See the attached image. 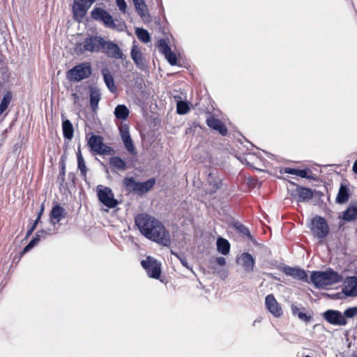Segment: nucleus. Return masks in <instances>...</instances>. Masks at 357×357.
<instances>
[{
	"instance_id": "39",
	"label": "nucleus",
	"mask_w": 357,
	"mask_h": 357,
	"mask_svg": "<svg viewBox=\"0 0 357 357\" xmlns=\"http://www.w3.org/2000/svg\"><path fill=\"white\" fill-rule=\"evenodd\" d=\"M123 144L126 150L131 153L132 155L136 154L135 148L134 146V144L132 143V140L131 138L128 139H125L123 141Z\"/></svg>"
},
{
	"instance_id": "23",
	"label": "nucleus",
	"mask_w": 357,
	"mask_h": 357,
	"mask_svg": "<svg viewBox=\"0 0 357 357\" xmlns=\"http://www.w3.org/2000/svg\"><path fill=\"white\" fill-rule=\"evenodd\" d=\"M48 235H50V233L43 229L37 231L36 236L33 237V239L24 248L22 253H26L31 250L40 241V239H45Z\"/></svg>"
},
{
	"instance_id": "33",
	"label": "nucleus",
	"mask_w": 357,
	"mask_h": 357,
	"mask_svg": "<svg viewBox=\"0 0 357 357\" xmlns=\"http://www.w3.org/2000/svg\"><path fill=\"white\" fill-rule=\"evenodd\" d=\"M230 245L227 240L219 237L217 240V250L221 254L225 255L229 252Z\"/></svg>"
},
{
	"instance_id": "35",
	"label": "nucleus",
	"mask_w": 357,
	"mask_h": 357,
	"mask_svg": "<svg viewBox=\"0 0 357 357\" xmlns=\"http://www.w3.org/2000/svg\"><path fill=\"white\" fill-rule=\"evenodd\" d=\"M123 184L129 192H137L139 182L135 181L132 177H126L123 179Z\"/></svg>"
},
{
	"instance_id": "40",
	"label": "nucleus",
	"mask_w": 357,
	"mask_h": 357,
	"mask_svg": "<svg viewBox=\"0 0 357 357\" xmlns=\"http://www.w3.org/2000/svg\"><path fill=\"white\" fill-rule=\"evenodd\" d=\"M171 253H172V255H174V256H176V257L179 259V261H181V264H182L184 267H185V268H187L188 269H190V271H192V267H190V266L188 265V261H187V259H186V257H185V256H183V255H178V253H176V252H173V251H171Z\"/></svg>"
},
{
	"instance_id": "12",
	"label": "nucleus",
	"mask_w": 357,
	"mask_h": 357,
	"mask_svg": "<svg viewBox=\"0 0 357 357\" xmlns=\"http://www.w3.org/2000/svg\"><path fill=\"white\" fill-rule=\"evenodd\" d=\"M324 319L330 324L338 326H345L347 320L344 316L337 310H328L324 314Z\"/></svg>"
},
{
	"instance_id": "31",
	"label": "nucleus",
	"mask_w": 357,
	"mask_h": 357,
	"mask_svg": "<svg viewBox=\"0 0 357 357\" xmlns=\"http://www.w3.org/2000/svg\"><path fill=\"white\" fill-rule=\"evenodd\" d=\"M62 130L63 133V137L66 139H71L73 137L74 130L73 126L71 122L66 119L62 123Z\"/></svg>"
},
{
	"instance_id": "13",
	"label": "nucleus",
	"mask_w": 357,
	"mask_h": 357,
	"mask_svg": "<svg viewBox=\"0 0 357 357\" xmlns=\"http://www.w3.org/2000/svg\"><path fill=\"white\" fill-rule=\"evenodd\" d=\"M265 305L268 310L275 317L282 315V310L273 294H268L265 298Z\"/></svg>"
},
{
	"instance_id": "2",
	"label": "nucleus",
	"mask_w": 357,
	"mask_h": 357,
	"mask_svg": "<svg viewBox=\"0 0 357 357\" xmlns=\"http://www.w3.org/2000/svg\"><path fill=\"white\" fill-rule=\"evenodd\" d=\"M310 280L314 285L319 289H328L330 286L342 280V276L328 269L326 271H314L310 275Z\"/></svg>"
},
{
	"instance_id": "47",
	"label": "nucleus",
	"mask_w": 357,
	"mask_h": 357,
	"mask_svg": "<svg viewBox=\"0 0 357 357\" xmlns=\"http://www.w3.org/2000/svg\"><path fill=\"white\" fill-rule=\"evenodd\" d=\"M297 316L301 320L305 321V322H308L310 319V317H308L305 313L301 312L298 313Z\"/></svg>"
},
{
	"instance_id": "14",
	"label": "nucleus",
	"mask_w": 357,
	"mask_h": 357,
	"mask_svg": "<svg viewBox=\"0 0 357 357\" xmlns=\"http://www.w3.org/2000/svg\"><path fill=\"white\" fill-rule=\"evenodd\" d=\"M206 182L209 186L208 190L211 192H216L222 186V179L219 177L217 171L214 169H209Z\"/></svg>"
},
{
	"instance_id": "54",
	"label": "nucleus",
	"mask_w": 357,
	"mask_h": 357,
	"mask_svg": "<svg viewBox=\"0 0 357 357\" xmlns=\"http://www.w3.org/2000/svg\"><path fill=\"white\" fill-rule=\"evenodd\" d=\"M36 227V224H33V225L31 227V228H30L29 229H31V231H33V230L35 229Z\"/></svg>"
},
{
	"instance_id": "55",
	"label": "nucleus",
	"mask_w": 357,
	"mask_h": 357,
	"mask_svg": "<svg viewBox=\"0 0 357 357\" xmlns=\"http://www.w3.org/2000/svg\"><path fill=\"white\" fill-rule=\"evenodd\" d=\"M36 227V224H33V225L31 227V228H30L29 229H31V231H33V230L35 229Z\"/></svg>"
},
{
	"instance_id": "18",
	"label": "nucleus",
	"mask_w": 357,
	"mask_h": 357,
	"mask_svg": "<svg viewBox=\"0 0 357 357\" xmlns=\"http://www.w3.org/2000/svg\"><path fill=\"white\" fill-rule=\"evenodd\" d=\"M237 263L242 266L247 273H250L253 271L255 259L248 252L241 254L237 259Z\"/></svg>"
},
{
	"instance_id": "42",
	"label": "nucleus",
	"mask_w": 357,
	"mask_h": 357,
	"mask_svg": "<svg viewBox=\"0 0 357 357\" xmlns=\"http://www.w3.org/2000/svg\"><path fill=\"white\" fill-rule=\"evenodd\" d=\"M236 227L241 234H243L245 236H247L249 238H251L248 229L245 227L244 225L241 224H236Z\"/></svg>"
},
{
	"instance_id": "24",
	"label": "nucleus",
	"mask_w": 357,
	"mask_h": 357,
	"mask_svg": "<svg viewBox=\"0 0 357 357\" xmlns=\"http://www.w3.org/2000/svg\"><path fill=\"white\" fill-rule=\"evenodd\" d=\"M342 219L352 221L357 219V202H352L342 214Z\"/></svg>"
},
{
	"instance_id": "30",
	"label": "nucleus",
	"mask_w": 357,
	"mask_h": 357,
	"mask_svg": "<svg viewBox=\"0 0 357 357\" xmlns=\"http://www.w3.org/2000/svg\"><path fill=\"white\" fill-rule=\"evenodd\" d=\"M155 183V178H150L144 182H139L137 193L144 194L153 188Z\"/></svg>"
},
{
	"instance_id": "4",
	"label": "nucleus",
	"mask_w": 357,
	"mask_h": 357,
	"mask_svg": "<svg viewBox=\"0 0 357 357\" xmlns=\"http://www.w3.org/2000/svg\"><path fill=\"white\" fill-rule=\"evenodd\" d=\"M91 74L89 63H82L70 69L67 73V78L70 81L79 82L88 78Z\"/></svg>"
},
{
	"instance_id": "44",
	"label": "nucleus",
	"mask_w": 357,
	"mask_h": 357,
	"mask_svg": "<svg viewBox=\"0 0 357 357\" xmlns=\"http://www.w3.org/2000/svg\"><path fill=\"white\" fill-rule=\"evenodd\" d=\"M116 5L121 11L126 13L127 4L125 0H116Z\"/></svg>"
},
{
	"instance_id": "27",
	"label": "nucleus",
	"mask_w": 357,
	"mask_h": 357,
	"mask_svg": "<svg viewBox=\"0 0 357 357\" xmlns=\"http://www.w3.org/2000/svg\"><path fill=\"white\" fill-rule=\"evenodd\" d=\"M102 74L103 76L104 82L108 89L112 93L116 92V88L114 82L113 77L111 75L109 70L107 68H104L102 70Z\"/></svg>"
},
{
	"instance_id": "19",
	"label": "nucleus",
	"mask_w": 357,
	"mask_h": 357,
	"mask_svg": "<svg viewBox=\"0 0 357 357\" xmlns=\"http://www.w3.org/2000/svg\"><path fill=\"white\" fill-rule=\"evenodd\" d=\"M207 125L213 130L218 131L222 135H226L227 129L224 123L219 119L213 116H210L206 119Z\"/></svg>"
},
{
	"instance_id": "22",
	"label": "nucleus",
	"mask_w": 357,
	"mask_h": 357,
	"mask_svg": "<svg viewBox=\"0 0 357 357\" xmlns=\"http://www.w3.org/2000/svg\"><path fill=\"white\" fill-rule=\"evenodd\" d=\"M65 217V209L59 205L54 206L50 213V223L55 225Z\"/></svg>"
},
{
	"instance_id": "34",
	"label": "nucleus",
	"mask_w": 357,
	"mask_h": 357,
	"mask_svg": "<svg viewBox=\"0 0 357 357\" xmlns=\"http://www.w3.org/2000/svg\"><path fill=\"white\" fill-rule=\"evenodd\" d=\"M77 167L80 170L81 174L82 176L86 177L87 169L85 165L84 159L82 155L81 150L79 148L77 152Z\"/></svg>"
},
{
	"instance_id": "10",
	"label": "nucleus",
	"mask_w": 357,
	"mask_h": 357,
	"mask_svg": "<svg viewBox=\"0 0 357 357\" xmlns=\"http://www.w3.org/2000/svg\"><path fill=\"white\" fill-rule=\"evenodd\" d=\"M91 17L93 20L101 21L104 24L109 28L114 29L116 25L114 24L113 17L105 10L100 8H94L91 13Z\"/></svg>"
},
{
	"instance_id": "5",
	"label": "nucleus",
	"mask_w": 357,
	"mask_h": 357,
	"mask_svg": "<svg viewBox=\"0 0 357 357\" xmlns=\"http://www.w3.org/2000/svg\"><path fill=\"white\" fill-rule=\"evenodd\" d=\"M96 192L98 200L107 207L113 208L119 204L110 188L98 185L96 188Z\"/></svg>"
},
{
	"instance_id": "38",
	"label": "nucleus",
	"mask_w": 357,
	"mask_h": 357,
	"mask_svg": "<svg viewBox=\"0 0 357 357\" xmlns=\"http://www.w3.org/2000/svg\"><path fill=\"white\" fill-rule=\"evenodd\" d=\"M11 98L12 96L10 93H7L3 96L0 104V114H1L6 109V108L10 102Z\"/></svg>"
},
{
	"instance_id": "1",
	"label": "nucleus",
	"mask_w": 357,
	"mask_h": 357,
	"mask_svg": "<svg viewBox=\"0 0 357 357\" xmlns=\"http://www.w3.org/2000/svg\"><path fill=\"white\" fill-rule=\"evenodd\" d=\"M135 224L142 235L146 238L164 246H169L171 236L165 225L158 219L145 214H138Z\"/></svg>"
},
{
	"instance_id": "6",
	"label": "nucleus",
	"mask_w": 357,
	"mask_h": 357,
	"mask_svg": "<svg viewBox=\"0 0 357 357\" xmlns=\"http://www.w3.org/2000/svg\"><path fill=\"white\" fill-rule=\"evenodd\" d=\"M310 229L313 235L319 239L326 237L329 232L326 220L320 216H316L312 219Z\"/></svg>"
},
{
	"instance_id": "28",
	"label": "nucleus",
	"mask_w": 357,
	"mask_h": 357,
	"mask_svg": "<svg viewBox=\"0 0 357 357\" xmlns=\"http://www.w3.org/2000/svg\"><path fill=\"white\" fill-rule=\"evenodd\" d=\"M100 100V91L96 88H92L90 93V105L93 111L98 108V102Z\"/></svg>"
},
{
	"instance_id": "15",
	"label": "nucleus",
	"mask_w": 357,
	"mask_h": 357,
	"mask_svg": "<svg viewBox=\"0 0 357 357\" xmlns=\"http://www.w3.org/2000/svg\"><path fill=\"white\" fill-rule=\"evenodd\" d=\"M159 50L164 54L165 59L168 61L171 66H176L177 64V58L176 54L172 52L171 48L165 41L161 39L158 42Z\"/></svg>"
},
{
	"instance_id": "21",
	"label": "nucleus",
	"mask_w": 357,
	"mask_h": 357,
	"mask_svg": "<svg viewBox=\"0 0 357 357\" xmlns=\"http://www.w3.org/2000/svg\"><path fill=\"white\" fill-rule=\"evenodd\" d=\"M130 55L134 63L138 68H143L145 66L143 55L137 45H132Z\"/></svg>"
},
{
	"instance_id": "7",
	"label": "nucleus",
	"mask_w": 357,
	"mask_h": 357,
	"mask_svg": "<svg viewBox=\"0 0 357 357\" xmlns=\"http://www.w3.org/2000/svg\"><path fill=\"white\" fill-rule=\"evenodd\" d=\"M88 145L91 151L98 155H109L113 151L112 148L105 145L102 137L98 135H92L88 141Z\"/></svg>"
},
{
	"instance_id": "32",
	"label": "nucleus",
	"mask_w": 357,
	"mask_h": 357,
	"mask_svg": "<svg viewBox=\"0 0 357 357\" xmlns=\"http://www.w3.org/2000/svg\"><path fill=\"white\" fill-rule=\"evenodd\" d=\"M114 114L116 119L126 120L129 115V109L124 105H119L116 107Z\"/></svg>"
},
{
	"instance_id": "43",
	"label": "nucleus",
	"mask_w": 357,
	"mask_h": 357,
	"mask_svg": "<svg viewBox=\"0 0 357 357\" xmlns=\"http://www.w3.org/2000/svg\"><path fill=\"white\" fill-rule=\"evenodd\" d=\"M120 132L122 141L131 138L128 128H121Z\"/></svg>"
},
{
	"instance_id": "11",
	"label": "nucleus",
	"mask_w": 357,
	"mask_h": 357,
	"mask_svg": "<svg viewBox=\"0 0 357 357\" xmlns=\"http://www.w3.org/2000/svg\"><path fill=\"white\" fill-rule=\"evenodd\" d=\"M101 52L106 54L107 56L113 59H123V53L119 48L117 44L110 40H105L102 42Z\"/></svg>"
},
{
	"instance_id": "17",
	"label": "nucleus",
	"mask_w": 357,
	"mask_h": 357,
	"mask_svg": "<svg viewBox=\"0 0 357 357\" xmlns=\"http://www.w3.org/2000/svg\"><path fill=\"white\" fill-rule=\"evenodd\" d=\"M283 272L294 279L307 282L308 278L305 270L298 267L285 266L283 268Z\"/></svg>"
},
{
	"instance_id": "37",
	"label": "nucleus",
	"mask_w": 357,
	"mask_h": 357,
	"mask_svg": "<svg viewBox=\"0 0 357 357\" xmlns=\"http://www.w3.org/2000/svg\"><path fill=\"white\" fill-rule=\"evenodd\" d=\"M176 110L179 114H185L190 110L189 104L185 101H178L176 105Z\"/></svg>"
},
{
	"instance_id": "25",
	"label": "nucleus",
	"mask_w": 357,
	"mask_h": 357,
	"mask_svg": "<svg viewBox=\"0 0 357 357\" xmlns=\"http://www.w3.org/2000/svg\"><path fill=\"white\" fill-rule=\"evenodd\" d=\"M349 188L344 183H341L336 197V202L340 204H345L349 199Z\"/></svg>"
},
{
	"instance_id": "49",
	"label": "nucleus",
	"mask_w": 357,
	"mask_h": 357,
	"mask_svg": "<svg viewBox=\"0 0 357 357\" xmlns=\"http://www.w3.org/2000/svg\"><path fill=\"white\" fill-rule=\"evenodd\" d=\"M284 173L289 174H294L297 176L298 169H293V168H285Z\"/></svg>"
},
{
	"instance_id": "8",
	"label": "nucleus",
	"mask_w": 357,
	"mask_h": 357,
	"mask_svg": "<svg viewBox=\"0 0 357 357\" xmlns=\"http://www.w3.org/2000/svg\"><path fill=\"white\" fill-rule=\"evenodd\" d=\"M95 0H74L73 13L75 20L81 22Z\"/></svg>"
},
{
	"instance_id": "52",
	"label": "nucleus",
	"mask_w": 357,
	"mask_h": 357,
	"mask_svg": "<svg viewBox=\"0 0 357 357\" xmlns=\"http://www.w3.org/2000/svg\"><path fill=\"white\" fill-rule=\"evenodd\" d=\"M72 96L73 97V99H74V101H75V102H76V101H77V100H78V99H79V97H78L77 94H76V93H73V94H72Z\"/></svg>"
},
{
	"instance_id": "29",
	"label": "nucleus",
	"mask_w": 357,
	"mask_h": 357,
	"mask_svg": "<svg viewBox=\"0 0 357 357\" xmlns=\"http://www.w3.org/2000/svg\"><path fill=\"white\" fill-rule=\"evenodd\" d=\"M109 165L112 168L118 171H124L127 167L126 162L118 156L111 158Z\"/></svg>"
},
{
	"instance_id": "48",
	"label": "nucleus",
	"mask_w": 357,
	"mask_h": 357,
	"mask_svg": "<svg viewBox=\"0 0 357 357\" xmlns=\"http://www.w3.org/2000/svg\"><path fill=\"white\" fill-rule=\"evenodd\" d=\"M291 312L293 314V315L294 316H297L298 315V313L301 312L299 311V307L298 305H296V304L293 303L291 304Z\"/></svg>"
},
{
	"instance_id": "41",
	"label": "nucleus",
	"mask_w": 357,
	"mask_h": 357,
	"mask_svg": "<svg viewBox=\"0 0 357 357\" xmlns=\"http://www.w3.org/2000/svg\"><path fill=\"white\" fill-rule=\"evenodd\" d=\"M342 314L344 316L345 319L354 317L357 315V306L347 309Z\"/></svg>"
},
{
	"instance_id": "56",
	"label": "nucleus",
	"mask_w": 357,
	"mask_h": 357,
	"mask_svg": "<svg viewBox=\"0 0 357 357\" xmlns=\"http://www.w3.org/2000/svg\"><path fill=\"white\" fill-rule=\"evenodd\" d=\"M32 232H33V231H31V229H29L27 231V234H26V236H30L32 234Z\"/></svg>"
},
{
	"instance_id": "45",
	"label": "nucleus",
	"mask_w": 357,
	"mask_h": 357,
	"mask_svg": "<svg viewBox=\"0 0 357 357\" xmlns=\"http://www.w3.org/2000/svg\"><path fill=\"white\" fill-rule=\"evenodd\" d=\"M215 262L220 266H223L225 265L226 264V259L225 257H217L215 259Z\"/></svg>"
},
{
	"instance_id": "20",
	"label": "nucleus",
	"mask_w": 357,
	"mask_h": 357,
	"mask_svg": "<svg viewBox=\"0 0 357 357\" xmlns=\"http://www.w3.org/2000/svg\"><path fill=\"white\" fill-rule=\"evenodd\" d=\"M135 10L138 15L144 20H148L150 17L147 6L144 0H132Z\"/></svg>"
},
{
	"instance_id": "46",
	"label": "nucleus",
	"mask_w": 357,
	"mask_h": 357,
	"mask_svg": "<svg viewBox=\"0 0 357 357\" xmlns=\"http://www.w3.org/2000/svg\"><path fill=\"white\" fill-rule=\"evenodd\" d=\"M297 176L301 178H310V176L307 175V171L305 169H298Z\"/></svg>"
},
{
	"instance_id": "16",
	"label": "nucleus",
	"mask_w": 357,
	"mask_h": 357,
	"mask_svg": "<svg viewBox=\"0 0 357 357\" xmlns=\"http://www.w3.org/2000/svg\"><path fill=\"white\" fill-rule=\"evenodd\" d=\"M342 292L347 296H357V278L348 277L345 279Z\"/></svg>"
},
{
	"instance_id": "3",
	"label": "nucleus",
	"mask_w": 357,
	"mask_h": 357,
	"mask_svg": "<svg viewBox=\"0 0 357 357\" xmlns=\"http://www.w3.org/2000/svg\"><path fill=\"white\" fill-rule=\"evenodd\" d=\"M104 42L103 38L98 36H89L82 42L77 43L75 52L77 55H82L86 52H99Z\"/></svg>"
},
{
	"instance_id": "50",
	"label": "nucleus",
	"mask_w": 357,
	"mask_h": 357,
	"mask_svg": "<svg viewBox=\"0 0 357 357\" xmlns=\"http://www.w3.org/2000/svg\"><path fill=\"white\" fill-rule=\"evenodd\" d=\"M43 212H44V204H42L41 206H40V209L38 213V216L41 218V215L43 213Z\"/></svg>"
},
{
	"instance_id": "53",
	"label": "nucleus",
	"mask_w": 357,
	"mask_h": 357,
	"mask_svg": "<svg viewBox=\"0 0 357 357\" xmlns=\"http://www.w3.org/2000/svg\"><path fill=\"white\" fill-rule=\"evenodd\" d=\"M40 220V217L37 216V218H36V220H35V222H34V223H33V224H36V225H37V224L39 222Z\"/></svg>"
},
{
	"instance_id": "26",
	"label": "nucleus",
	"mask_w": 357,
	"mask_h": 357,
	"mask_svg": "<svg viewBox=\"0 0 357 357\" xmlns=\"http://www.w3.org/2000/svg\"><path fill=\"white\" fill-rule=\"evenodd\" d=\"M296 193V195L297 196V201L299 202H307L311 199L313 197L312 192L306 188H297Z\"/></svg>"
},
{
	"instance_id": "9",
	"label": "nucleus",
	"mask_w": 357,
	"mask_h": 357,
	"mask_svg": "<svg viewBox=\"0 0 357 357\" xmlns=\"http://www.w3.org/2000/svg\"><path fill=\"white\" fill-rule=\"evenodd\" d=\"M142 266L150 278L158 279L161 273V264L152 257H147L141 261Z\"/></svg>"
},
{
	"instance_id": "36",
	"label": "nucleus",
	"mask_w": 357,
	"mask_h": 357,
	"mask_svg": "<svg viewBox=\"0 0 357 357\" xmlns=\"http://www.w3.org/2000/svg\"><path fill=\"white\" fill-rule=\"evenodd\" d=\"M135 33L138 39L143 43H147L151 40V37L149 32L144 29L137 28L135 31Z\"/></svg>"
},
{
	"instance_id": "51",
	"label": "nucleus",
	"mask_w": 357,
	"mask_h": 357,
	"mask_svg": "<svg viewBox=\"0 0 357 357\" xmlns=\"http://www.w3.org/2000/svg\"><path fill=\"white\" fill-rule=\"evenodd\" d=\"M352 169L353 172L357 174V160L354 162Z\"/></svg>"
}]
</instances>
